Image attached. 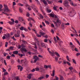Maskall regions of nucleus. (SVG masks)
I'll use <instances>...</instances> for the list:
<instances>
[{"label": "nucleus", "instance_id": "obj_25", "mask_svg": "<svg viewBox=\"0 0 80 80\" xmlns=\"http://www.w3.org/2000/svg\"><path fill=\"white\" fill-rule=\"evenodd\" d=\"M66 58H67V60H68V61L69 62H70V59H69V57H68V56H66Z\"/></svg>", "mask_w": 80, "mask_h": 80}, {"label": "nucleus", "instance_id": "obj_20", "mask_svg": "<svg viewBox=\"0 0 80 80\" xmlns=\"http://www.w3.org/2000/svg\"><path fill=\"white\" fill-rule=\"evenodd\" d=\"M55 70L54 69L52 71V74L51 75V76L54 77V76H55Z\"/></svg>", "mask_w": 80, "mask_h": 80}, {"label": "nucleus", "instance_id": "obj_38", "mask_svg": "<svg viewBox=\"0 0 80 80\" xmlns=\"http://www.w3.org/2000/svg\"><path fill=\"white\" fill-rule=\"evenodd\" d=\"M55 77L56 78V79H54V80H59V78L58 77H57V76H55Z\"/></svg>", "mask_w": 80, "mask_h": 80}, {"label": "nucleus", "instance_id": "obj_31", "mask_svg": "<svg viewBox=\"0 0 80 80\" xmlns=\"http://www.w3.org/2000/svg\"><path fill=\"white\" fill-rule=\"evenodd\" d=\"M10 50H13V47L11 46L9 47Z\"/></svg>", "mask_w": 80, "mask_h": 80}, {"label": "nucleus", "instance_id": "obj_55", "mask_svg": "<svg viewBox=\"0 0 80 80\" xmlns=\"http://www.w3.org/2000/svg\"><path fill=\"white\" fill-rule=\"evenodd\" d=\"M73 71L75 73H77V71H76V70L75 69H73Z\"/></svg>", "mask_w": 80, "mask_h": 80}, {"label": "nucleus", "instance_id": "obj_48", "mask_svg": "<svg viewBox=\"0 0 80 80\" xmlns=\"http://www.w3.org/2000/svg\"><path fill=\"white\" fill-rule=\"evenodd\" d=\"M21 67L22 66H21L20 65L18 66V70L20 69V68H21Z\"/></svg>", "mask_w": 80, "mask_h": 80}, {"label": "nucleus", "instance_id": "obj_61", "mask_svg": "<svg viewBox=\"0 0 80 80\" xmlns=\"http://www.w3.org/2000/svg\"><path fill=\"white\" fill-rule=\"evenodd\" d=\"M11 57H15V55L13 54H12V55L10 56Z\"/></svg>", "mask_w": 80, "mask_h": 80}, {"label": "nucleus", "instance_id": "obj_60", "mask_svg": "<svg viewBox=\"0 0 80 80\" xmlns=\"http://www.w3.org/2000/svg\"><path fill=\"white\" fill-rule=\"evenodd\" d=\"M4 63L5 65H7V62H6V60H4Z\"/></svg>", "mask_w": 80, "mask_h": 80}, {"label": "nucleus", "instance_id": "obj_49", "mask_svg": "<svg viewBox=\"0 0 80 80\" xmlns=\"http://www.w3.org/2000/svg\"><path fill=\"white\" fill-rule=\"evenodd\" d=\"M67 63L68 65H69V66H71V64L70 63V62H67Z\"/></svg>", "mask_w": 80, "mask_h": 80}, {"label": "nucleus", "instance_id": "obj_40", "mask_svg": "<svg viewBox=\"0 0 80 80\" xmlns=\"http://www.w3.org/2000/svg\"><path fill=\"white\" fill-rule=\"evenodd\" d=\"M44 68H46V69H47V68H48V66H47V65H44Z\"/></svg>", "mask_w": 80, "mask_h": 80}, {"label": "nucleus", "instance_id": "obj_46", "mask_svg": "<svg viewBox=\"0 0 80 80\" xmlns=\"http://www.w3.org/2000/svg\"><path fill=\"white\" fill-rule=\"evenodd\" d=\"M38 37H41L42 36L41 35H39L38 34H37V35H36Z\"/></svg>", "mask_w": 80, "mask_h": 80}, {"label": "nucleus", "instance_id": "obj_43", "mask_svg": "<svg viewBox=\"0 0 80 80\" xmlns=\"http://www.w3.org/2000/svg\"><path fill=\"white\" fill-rule=\"evenodd\" d=\"M26 16L28 17H30V14H29V13L27 12V14H26Z\"/></svg>", "mask_w": 80, "mask_h": 80}, {"label": "nucleus", "instance_id": "obj_22", "mask_svg": "<svg viewBox=\"0 0 80 80\" xmlns=\"http://www.w3.org/2000/svg\"><path fill=\"white\" fill-rule=\"evenodd\" d=\"M3 7V6L2 5L0 4V12L1 11H3V9H2Z\"/></svg>", "mask_w": 80, "mask_h": 80}, {"label": "nucleus", "instance_id": "obj_13", "mask_svg": "<svg viewBox=\"0 0 80 80\" xmlns=\"http://www.w3.org/2000/svg\"><path fill=\"white\" fill-rule=\"evenodd\" d=\"M40 35H41V36H43V35H45V34H46V33H45V32H40L39 33Z\"/></svg>", "mask_w": 80, "mask_h": 80}, {"label": "nucleus", "instance_id": "obj_17", "mask_svg": "<svg viewBox=\"0 0 80 80\" xmlns=\"http://www.w3.org/2000/svg\"><path fill=\"white\" fill-rule=\"evenodd\" d=\"M13 54H15V55H17L18 53V51H14L13 52Z\"/></svg>", "mask_w": 80, "mask_h": 80}, {"label": "nucleus", "instance_id": "obj_47", "mask_svg": "<svg viewBox=\"0 0 80 80\" xmlns=\"http://www.w3.org/2000/svg\"><path fill=\"white\" fill-rule=\"evenodd\" d=\"M16 5V3L15 2H13L12 7H14V6Z\"/></svg>", "mask_w": 80, "mask_h": 80}, {"label": "nucleus", "instance_id": "obj_30", "mask_svg": "<svg viewBox=\"0 0 80 80\" xmlns=\"http://www.w3.org/2000/svg\"><path fill=\"white\" fill-rule=\"evenodd\" d=\"M46 10H47L48 13H50V12L52 11V10H48V8Z\"/></svg>", "mask_w": 80, "mask_h": 80}, {"label": "nucleus", "instance_id": "obj_33", "mask_svg": "<svg viewBox=\"0 0 80 80\" xmlns=\"http://www.w3.org/2000/svg\"><path fill=\"white\" fill-rule=\"evenodd\" d=\"M72 62L74 63L75 64H77V62H76V61H75V59H72Z\"/></svg>", "mask_w": 80, "mask_h": 80}, {"label": "nucleus", "instance_id": "obj_58", "mask_svg": "<svg viewBox=\"0 0 80 80\" xmlns=\"http://www.w3.org/2000/svg\"><path fill=\"white\" fill-rule=\"evenodd\" d=\"M24 30L25 31V32H27L28 31V29H27V28H24Z\"/></svg>", "mask_w": 80, "mask_h": 80}, {"label": "nucleus", "instance_id": "obj_10", "mask_svg": "<svg viewBox=\"0 0 80 80\" xmlns=\"http://www.w3.org/2000/svg\"><path fill=\"white\" fill-rule=\"evenodd\" d=\"M33 75L32 74H30L28 76V79H31L32 78V76Z\"/></svg>", "mask_w": 80, "mask_h": 80}, {"label": "nucleus", "instance_id": "obj_44", "mask_svg": "<svg viewBox=\"0 0 80 80\" xmlns=\"http://www.w3.org/2000/svg\"><path fill=\"white\" fill-rule=\"evenodd\" d=\"M6 58L8 59V60H10V56H7Z\"/></svg>", "mask_w": 80, "mask_h": 80}, {"label": "nucleus", "instance_id": "obj_37", "mask_svg": "<svg viewBox=\"0 0 80 80\" xmlns=\"http://www.w3.org/2000/svg\"><path fill=\"white\" fill-rule=\"evenodd\" d=\"M45 22L46 23H47V24H48V25H49L50 24V22L47 21H45Z\"/></svg>", "mask_w": 80, "mask_h": 80}, {"label": "nucleus", "instance_id": "obj_42", "mask_svg": "<svg viewBox=\"0 0 80 80\" xmlns=\"http://www.w3.org/2000/svg\"><path fill=\"white\" fill-rule=\"evenodd\" d=\"M18 55H19V56H20L21 57H23V54H20V53H19L18 54Z\"/></svg>", "mask_w": 80, "mask_h": 80}, {"label": "nucleus", "instance_id": "obj_19", "mask_svg": "<svg viewBox=\"0 0 80 80\" xmlns=\"http://www.w3.org/2000/svg\"><path fill=\"white\" fill-rule=\"evenodd\" d=\"M64 25H65V24L62 23L61 24L62 28L63 30H64V29L65 28V26Z\"/></svg>", "mask_w": 80, "mask_h": 80}, {"label": "nucleus", "instance_id": "obj_16", "mask_svg": "<svg viewBox=\"0 0 80 80\" xmlns=\"http://www.w3.org/2000/svg\"><path fill=\"white\" fill-rule=\"evenodd\" d=\"M71 48L72 49V51H74L75 50V46L73 45L72 46H71Z\"/></svg>", "mask_w": 80, "mask_h": 80}, {"label": "nucleus", "instance_id": "obj_28", "mask_svg": "<svg viewBox=\"0 0 80 80\" xmlns=\"http://www.w3.org/2000/svg\"><path fill=\"white\" fill-rule=\"evenodd\" d=\"M15 79H16V80H20V79H19V77H18V76H16L15 77Z\"/></svg>", "mask_w": 80, "mask_h": 80}, {"label": "nucleus", "instance_id": "obj_63", "mask_svg": "<svg viewBox=\"0 0 80 80\" xmlns=\"http://www.w3.org/2000/svg\"><path fill=\"white\" fill-rule=\"evenodd\" d=\"M48 66V68H49L51 69V65H48V66Z\"/></svg>", "mask_w": 80, "mask_h": 80}, {"label": "nucleus", "instance_id": "obj_62", "mask_svg": "<svg viewBox=\"0 0 80 80\" xmlns=\"http://www.w3.org/2000/svg\"><path fill=\"white\" fill-rule=\"evenodd\" d=\"M76 56L77 57H78V56H79V55H80V53H78L76 54Z\"/></svg>", "mask_w": 80, "mask_h": 80}, {"label": "nucleus", "instance_id": "obj_64", "mask_svg": "<svg viewBox=\"0 0 80 80\" xmlns=\"http://www.w3.org/2000/svg\"><path fill=\"white\" fill-rule=\"evenodd\" d=\"M63 63L65 65L67 63V62L65 60H64L63 61Z\"/></svg>", "mask_w": 80, "mask_h": 80}, {"label": "nucleus", "instance_id": "obj_11", "mask_svg": "<svg viewBox=\"0 0 80 80\" xmlns=\"http://www.w3.org/2000/svg\"><path fill=\"white\" fill-rule=\"evenodd\" d=\"M41 45L42 47H43L44 48H46V46H45V45L44 43L42 42L41 43Z\"/></svg>", "mask_w": 80, "mask_h": 80}, {"label": "nucleus", "instance_id": "obj_24", "mask_svg": "<svg viewBox=\"0 0 80 80\" xmlns=\"http://www.w3.org/2000/svg\"><path fill=\"white\" fill-rule=\"evenodd\" d=\"M19 11L20 13H22L23 12V10L22 8H19Z\"/></svg>", "mask_w": 80, "mask_h": 80}, {"label": "nucleus", "instance_id": "obj_26", "mask_svg": "<svg viewBox=\"0 0 80 80\" xmlns=\"http://www.w3.org/2000/svg\"><path fill=\"white\" fill-rule=\"evenodd\" d=\"M58 58H59L58 57H55V60L56 61V62H58Z\"/></svg>", "mask_w": 80, "mask_h": 80}, {"label": "nucleus", "instance_id": "obj_6", "mask_svg": "<svg viewBox=\"0 0 80 80\" xmlns=\"http://www.w3.org/2000/svg\"><path fill=\"white\" fill-rule=\"evenodd\" d=\"M48 50L49 52V53H50V54L51 56H52V57L54 56L55 55V52H51V51H50V48H48Z\"/></svg>", "mask_w": 80, "mask_h": 80}, {"label": "nucleus", "instance_id": "obj_32", "mask_svg": "<svg viewBox=\"0 0 80 80\" xmlns=\"http://www.w3.org/2000/svg\"><path fill=\"white\" fill-rule=\"evenodd\" d=\"M18 5H19V6H20V7H23V4H21L20 3H18Z\"/></svg>", "mask_w": 80, "mask_h": 80}, {"label": "nucleus", "instance_id": "obj_36", "mask_svg": "<svg viewBox=\"0 0 80 80\" xmlns=\"http://www.w3.org/2000/svg\"><path fill=\"white\" fill-rule=\"evenodd\" d=\"M34 45H35V47H34V48L37 49V44H34Z\"/></svg>", "mask_w": 80, "mask_h": 80}, {"label": "nucleus", "instance_id": "obj_52", "mask_svg": "<svg viewBox=\"0 0 80 80\" xmlns=\"http://www.w3.org/2000/svg\"><path fill=\"white\" fill-rule=\"evenodd\" d=\"M23 44H22V46H20V45H18V48H19V49L21 48V47H23Z\"/></svg>", "mask_w": 80, "mask_h": 80}, {"label": "nucleus", "instance_id": "obj_53", "mask_svg": "<svg viewBox=\"0 0 80 80\" xmlns=\"http://www.w3.org/2000/svg\"><path fill=\"white\" fill-rule=\"evenodd\" d=\"M24 29V28L23 27H21L20 28V30H23Z\"/></svg>", "mask_w": 80, "mask_h": 80}, {"label": "nucleus", "instance_id": "obj_54", "mask_svg": "<svg viewBox=\"0 0 80 80\" xmlns=\"http://www.w3.org/2000/svg\"><path fill=\"white\" fill-rule=\"evenodd\" d=\"M36 71H39L40 70V69L38 68H35Z\"/></svg>", "mask_w": 80, "mask_h": 80}, {"label": "nucleus", "instance_id": "obj_27", "mask_svg": "<svg viewBox=\"0 0 80 80\" xmlns=\"http://www.w3.org/2000/svg\"><path fill=\"white\" fill-rule=\"evenodd\" d=\"M69 69L71 70V72H72V70H73V67L72 66L70 67L69 68Z\"/></svg>", "mask_w": 80, "mask_h": 80}, {"label": "nucleus", "instance_id": "obj_51", "mask_svg": "<svg viewBox=\"0 0 80 80\" xmlns=\"http://www.w3.org/2000/svg\"><path fill=\"white\" fill-rule=\"evenodd\" d=\"M8 72H6L4 73V75H8Z\"/></svg>", "mask_w": 80, "mask_h": 80}, {"label": "nucleus", "instance_id": "obj_9", "mask_svg": "<svg viewBox=\"0 0 80 80\" xmlns=\"http://www.w3.org/2000/svg\"><path fill=\"white\" fill-rule=\"evenodd\" d=\"M21 50L22 52H27L26 48H22Z\"/></svg>", "mask_w": 80, "mask_h": 80}, {"label": "nucleus", "instance_id": "obj_41", "mask_svg": "<svg viewBox=\"0 0 80 80\" xmlns=\"http://www.w3.org/2000/svg\"><path fill=\"white\" fill-rule=\"evenodd\" d=\"M42 2H43L44 4H45V5H46V4H47V2H46V1H45V0H44L43 1H42Z\"/></svg>", "mask_w": 80, "mask_h": 80}, {"label": "nucleus", "instance_id": "obj_50", "mask_svg": "<svg viewBox=\"0 0 80 80\" xmlns=\"http://www.w3.org/2000/svg\"><path fill=\"white\" fill-rule=\"evenodd\" d=\"M12 38L13 39V40H14L15 41H16V40H17L15 38L14 36H12Z\"/></svg>", "mask_w": 80, "mask_h": 80}, {"label": "nucleus", "instance_id": "obj_35", "mask_svg": "<svg viewBox=\"0 0 80 80\" xmlns=\"http://www.w3.org/2000/svg\"><path fill=\"white\" fill-rule=\"evenodd\" d=\"M72 29L73 30H74L76 33H77V31H76V30H75V28H73L72 27Z\"/></svg>", "mask_w": 80, "mask_h": 80}, {"label": "nucleus", "instance_id": "obj_4", "mask_svg": "<svg viewBox=\"0 0 80 80\" xmlns=\"http://www.w3.org/2000/svg\"><path fill=\"white\" fill-rule=\"evenodd\" d=\"M63 5L65 7H67L68 8L70 7L69 5H68V0H65L63 2Z\"/></svg>", "mask_w": 80, "mask_h": 80}, {"label": "nucleus", "instance_id": "obj_34", "mask_svg": "<svg viewBox=\"0 0 80 80\" xmlns=\"http://www.w3.org/2000/svg\"><path fill=\"white\" fill-rule=\"evenodd\" d=\"M50 15L51 17H52V18H54V16H55L54 15L52 14H50Z\"/></svg>", "mask_w": 80, "mask_h": 80}, {"label": "nucleus", "instance_id": "obj_39", "mask_svg": "<svg viewBox=\"0 0 80 80\" xmlns=\"http://www.w3.org/2000/svg\"><path fill=\"white\" fill-rule=\"evenodd\" d=\"M23 43H24V44H27V42L25 41L22 40Z\"/></svg>", "mask_w": 80, "mask_h": 80}, {"label": "nucleus", "instance_id": "obj_45", "mask_svg": "<svg viewBox=\"0 0 80 80\" xmlns=\"http://www.w3.org/2000/svg\"><path fill=\"white\" fill-rule=\"evenodd\" d=\"M40 17L41 18H42V19L43 18V15H42L41 14H40Z\"/></svg>", "mask_w": 80, "mask_h": 80}, {"label": "nucleus", "instance_id": "obj_7", "mask_svg": "<svg viewBox=\"0 0 80 80\" xmlns=\"http://www.w3.org/2000/svg\"><path fill=\"white\" fill-rule=\"evenodd\" d=\"M20 32H18V31L17 32V34H14V37H16V38H19L20 37Z\"/></svg>", "mask_w": 80, "mask_h": 80}, {"label": "nucleus", "instance_id": "obj_1", "mask_svg": "<svg viewBox=\"0 0 80 80\" xmlns=\"http://www.w3.org/2000/svg\"><path fill=\"white\" fill-rule=\"evenodd\" d=\"M58 20H59V19L58 18L56 22L55 21H53V22L54 23L56 27H58V26L61 25V22L59 21Z\"/></svg>", "mask_w": 80, "mask_h": 80}, {"label": "nucleus", "instance_id": "obj_12", "mask_svg": "<svg viewBox=\"0 0 80 80\" xmlns=\"http://www.w3.org/2000/svg\"><path fill=\"white\" fill-rule=\"evenodd\" d=\"M5 36L7 38H10V34L9 33H7L6 34H5Z\"/></svg>", "mask_w": 80, "mask_h": 80}, {"label": "nucleus", "instance_id": "obj_18", "mask_svg": "<svg viewBox=\"0 0 80 80\" xmlns=\"http://www.w3.org/2000/svg\"><path fill=\"white\" fill-rule=\"evenodd\" d=\"M40 69L41 72H43V71H44V69L42 67H40Z\"/></svg>", "mask_w": 80, "mask_h": 80}, {"label": "nucleus", "instance_id": "obj_57", "mask_svg": "<svg viewBox=\"0 0 80 80\" xmlns=\"http://www.w3.org/2000/svg\"><path fill=\"white\" fill-rule=\"evenodd\" d=\"M11 68V66H9V68L8 69V72H10V70H11V68Z\"/></svg>", "mask_w": 80, "mask_h": 80}, {"label": "nucleus", "instance_id": "obj_15", "mask_svg": "<svg viewBox=\"0 0 80 80\" xmlns=\"http://www.w3.org/2000/svg\"><path fill=\"white\" fill-rule=\"evenodd\" d=\"M45 76H41L38 78V80H42L43 78H45Z\"/></svg>", "mask_w": 80, "mask_h": 80}, {"label": "nucleus", "instance_id": "obj_21", "mask_svg": "<svg viewBox=\"0 0 80 80\" xmlns=\"http://www.w3.org/2000/svg\"><path fill=\"white\" fill-rule=\"evenodd\" d=\"M19 20L20 22H22V21H23V18L19 17Z\"/></svg>", "mask_w": 80, "mask_h": 80}, {"label": "nucleus", "instance_id": "obj_59", "mask_svg": "<svg viewBox=\"0 0 80 80\" xmlns=\"http://www.w3.org/2000/svg\"><path fill=\"white\" fill-rule=\"evenodd\" d=\"M74 50H75V51H76V52H78V50L77 48H75Z\"/></svg>", "mask_w": 80, "mask_h": 80}, {"label": "nucleus", "instance_id": "obj_2", "mask_svg": "<svg viewBox=\"0 0 80 80\" xmlns=\"http://www.w3.org/2000/svg\"><path fill=\"white\" fill-rule=\"evenodd\" d=\"M33 59H35L34 61V62H33L32 61H31V63H36L37 61H38L39 60V58L38 57V56H35L34 57H33Z\"/></svg>", "mask_w": 80, "mask_h": 80}, {"label": "nucleus", "instance_id": "obj_56", "mask_svg": "<svg viewBox=\"0 0 80 80\" xmlns=\"http://www.w3.org/2000/svg\"><path fill=\"white\" fill-rule=\"evenodd\" d=\"M8 45V42H6V43H5V47H7Z\"/></svg>", "mask_w": 80, "mask_h": 80}, {"label": "nucleus", "instance_id": "obj_5", "mask_svg": "<svg viewBox=\"0 0 80 80\" xmlns=\"http://www.w3.org/2000/svg\"><path fill=\"white\" fill-rule=\"evenodd\" d=\"M74 13H75V10L72 9V11L69 12L70 16V17H73L74 16Z\"/></svg>", "mask_w": 80, "mask_h": 80}, {"label": "nucleus", "instance_id": "obj_3", "mask_svg": "<svg viewBox=\"0 0 80 80\" xmlns=\"http://www.w3.org/2000/svg\"><path fill=\"white\" fill-rule=\"evenodd\" d=\"M4 8L3 9V11L5 12H10V10L8 9V6L6 5V4H4Z\"/></svg>", "mask_w": 80, "mask_h": 80}, {"label": "nucleus", "instance_id": "obj_23", "mask_svg": "<svg viewBox=\"0 0 80 80\" xmlns=\"http://www.w3.org/2000/svg\"><path fill=\"white\" fill-rule=\"evenodd\" d=\"M55 54L57 56V57H60V54H59L58 52H55Z\"/></svg>", "mask_w": 80, "mask_h": 80}, {"label": "nucleus", "instance_id": "obj_29", "mask_svg": "<svg viewBox=\"0 0 80 80\" xmlns=\"http://www.w3.org/2000/svg\"><path fill=\"white\" fill-rule=\"evenodd\" d=\"M75 40H76L77 41V43H78V45H80V42H79V41H78L77 39V38H75Z\"/></svg>", "mask_w": 80, "mask_h": 80}, {"label": "nucleus", "instance_id": "obj_8", "mask_svg": "<svg viewBox=\"0 0 80 80\" xmlns=\"http://www.w3.org/2000/svg\"><path fill=\"white\" fill-rule=\"evenodd\" d=\"M32 9L33 10H34V11H35V12H36V13H38V10H36L35 5L32 4Z\"/></svg>", "mask_w": 80, "mask_h": 80}, {"label": "nucleus", "instance_id": "obj_14", "mask_svg": "<svg viewBox=\"0 0 80 80\" xmlns=\"http://www.w3.org/2000/svg\"><path fill=\"white\" fill-rule=\"evenodd\" d=\"M60 77V80H64V78H63V77L62 75H59Z\"/></svg>", "mask_w": 80, "mask_h": 80}]
</instances>
